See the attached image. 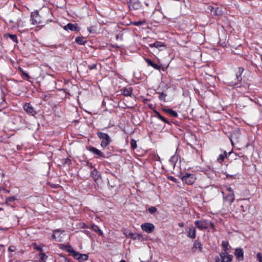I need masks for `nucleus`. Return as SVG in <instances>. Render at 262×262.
<instances>
[{
  "instance_id": "09e8293b",
  "label": "nucleus",
  "mask_w": 262,
  "mask_h": 262,
  "mask_svg": "<svg viewBox=\"0 0 262 262\" xmlns=\"http://www.w3.org/2000/svg\"><path fill=\"white\" fill-rule=\"evenodd\" d=\"M120 262H126V261L124 260H121Z\"/></svg>"
},
{
  "instance_id": "f8f14e48",
  "label": "nucleus",
  "mask_w": 262,
  "mask_h": 262,
  "mask_svg": "<svg viewBox=\"0 0 262 262\" xmlns=\"http://www.w3.org/2000/svg\"><path fill=\"white\" fill-rule=\"evenodd\" d=\"M192 249H194V252L196 251H198L199 252L202 251V245L201 242L199 241H195L193 243V246Z\"/></svg>"
},
{
  "instance_id": "603ef678",
  "label": "nucleus",
  "mask_w": 262,
  "mask_h": 262,
  "mask_svg": "<svg viewBox=\"0 0 262 262\" xmlns=\"http://www.w3.org/2000/svg\"><path fill=\"white\" fill-rule=\"evenodd\" d=\"M16 262H20V261H16Z\"/></svg>"
},
{
  "instance_id": "2eb2a0df",
  "label": "nucleus",
  "mask_w": 262,
  "mask_h": 262,
  "mask_svg": "<svg viewBox=\"0 0 262 262\" xmlns=\"http://www.w3.org/2000/svg\"><path fill=\"white\" fill-rule=\"evenodd\" d=\"M195 236L196 230L194 227H191L189 229L187 236L191 238H194L195 237Z\"/></svg>"
},
{
  "instance_id": "c756f323",
  "label": "nucleus",
  "mask_w": 262,
  "mask_h": 262,
  "mask_svg": "<svg viewBox=\"0 0 262 262\" xmlns=\"http://www.w3.org/2000/svg\"><path fill=\"white\" fill-rule=\"evenodd\" d=\"M177 157L173 156L170 158L169 160V163L172 166H174V163L177 161Z\"/></svg>"
},
{
  "instance_id": "f257e3e1",
  "label": "nucleus",
  "mask_w": 262,
  "mask_h": 262,
  "mask_svg": "<svg viewBox=\"0 0 262 262\" xmlns=\"http://www.w3.org/2000/svg\"><path fill=\"white\" fill-rule=\"evenodd\" d=\"M244 71V69L243 68H238L236 71L235 77L231 76L228 79L227 83L228 85L231 86H236L242 80V74Z\"/></svg>"
},
{
  "instance_id": "ddd939ff",
  "label": "nucleus",
  "mask_w": 262,
  "mask_h": 262,
  "mask_svg": "<svg viewBox=\"0 0 262 262\" xmlns=\"http://www.w3.org/2000/svg\"><path fill=\"white\" fill-rule=\"evenodd\" d=\"M61 232L60 230H56L55 231V233L53 234L52 237L53 239L60 242L61 241L62 236H61Z\"/></svg>"
},
{
  "instance_id": "a211bd4d",
  "label": "nucleus",
  "mask_w": 262,
  "mask_h": 262,
  "mask_svg": "<svg viewBox=\"0 0 262 262\" xmlns=\"http://www.w3.org/2000/svg\"><path fill=\"white\" fill-rule=\"evenodd\" d=\"M91 176L96 182L100 179V176L99 174V172L96 169H94L92 171Z\"/></svg>"
},
{
  "instance_id": "a19ab883",
  "label": "nucleus",
  "mask_w": 262,
  "mask_h": 262,
  "mask_svg": "<svg viewBox=\"0 0 262 262\" xmlns=\"http://www.w3.org/2000/svg\"><path fill=\"white\" fill-rule=\"evenodd\" d=\"M15 200L14 197H10L7 199V201L12 202Z\"/></svg>"
},
{
  "instance_id": "4be33fe9",
  "label": "nucleus",
  "mask_w": 262,
  "mask_h": 262,
  "mask_svg": "<svg viewBox=\"0 0 262 262\" xmlns=\"http://www.w3.org/2000/svg\"><path fill=\"white\" fill-rule=\"evenodd\" d=\"M91 226L92 229L96 232H97L100 235H102L103 234L102 231L100 229L99 227L97 225L92 224Z\"/></svg>"
},
{
  "instance_id": "4c0bfd02",
  "label": "nucleus",
  "mask_w": 262,
  "mask_h": 262,
  "mask_svg": "<svg viewBox=\"0 0 262 262\" xmlns=\"http://www.w3.org/2000/svg\"><path fill=\"white\" fill-rule=\"evenodd\" d=\"M88 30L90 33H94L96 31L94 27H90L88 28Z\"/></svg>"
},
{
  "instance_id": "b1692460",
  "label": "nucleus",
  "mask_w": 262,
  "mask_h": 262,
  "mask_svg": "<svg viewBox=\"0 0 262 262\" xmlns=\"http://www.w3.org/2000/svg\"><path fill=\"white\" fill-rule=\"evenodd\" d=\"M234 254L237 258L243 257V251L242 249H236Z\"/></svg>"
},
{
  "instance_id": "2f4dec72",
  "label": "nucleus",
  "mask_w": 262,
  "mask_h": 262,
  "mask_svg": "<svg viewBox=\"0 0 262 262\" xmlns=\"http://www.w3.org/2000/svg\"><path fill=\"white\" fill-rule=\"evenodd\" d=\"M130 145L133 149H135L137 147L136 141L134 139H132L130 141Z\"/></svg>"
},
{
  "instance_id": "ea45409f",
  "label": "nucleus",
  "mask_w": 262,
  "mask_h": 262,
  "mask_svg": "<svg viewBox=\"0 0 262 262\" xmlns=\"http://www.w3.org/2000/svg\"><path fill=\"white\" fill-rule=\"evenodd\" d=\"M209 225H210V226L211 228L213 230L215 231V227H214V226L213 223H212V222H210V223H209Z\"/></svg>"
},
{
  "instance_id": "c03bdc74",
  "label": "nucleus",
  "mask_w": 262,
  "mask_h": 262,
  "mask_svg": "<svg viewBox=\"0 0 262 262\" xmlns=\"http://www.w3.org/2000/svg\"><path fill=\"white\" fill-rule=\"evenodd\" d=\"M233 136H231V137H230V141H231V142L232 143V144L233 145Z\"/></svg>"
},
{
  "instance_id": "3c124183",
  "label": "nucleus",
  "mask_w": 262,
  "mask_h": 262,
  "mask_svg": "<svg viewBox=\"0 0 262 262\" xmlns=\"http://www.w3.org/2000/svg\"><path fill=\"white\" fill-rule=\"evenodd\" d=\"M3 209L2 208L0 207V211L2 210Z\"/></svg>"
},
{
  "instance_id": "a18cd8bd",
  "label": "nucleus",
  "mask_w": 262,
  "mask_h": 262,
  "mask_svg": "<svg viewBox=\"0 0 262 262\" xmlns=\"http://www.w3.org/2000/svg\"><path fill=\"white\" fill-rule=\"evenodd\" d=\"M8 250H9V251H14V249L11 248V247H9V248H8Z\"/></svg>"
},
{
  "instance_id": "6ab92c4d",
  "label": "nucleus",
  "mask_w": 262,
  "mask_h": 262,
  "mask_svg": "<svg viewBox=\"0 0 262 262\" xmlns=\"http://www.w3.org/2000/svg\"><path fill=\"white\" fill-rule=\"evenodd\" d=\"M146 61L147 62V63H148V65L151 66L155 69L160 70L161 68V66L154 63L153 61H152L151 60H150L149 59H146Z\"/></svg>"
},
{
  "instance_id": "39448f33",
  "label": "nucleus",
  "mask_w": 262,
  "mask_h": 262,
  "mask_svg": "<svg viewBox=\"0 0 262 262\" xmlns=\"http://www.w3.org/2000/svg\"><path fill=\"white\" fill-rule=\"evenodd\" d=\"M141 229L148 233H151L155 229L154 225L149 223H145L141 225Z\"/></svg>"
},
{
  "instance_id": "f704fd0d",
  "label": "nucleus",
  "mask_w": 262,
  "mask_h": 262,
  "mask_svg": "<svg viewBox=\"0 0 262 262\" xmlns=\"http://www.w3.org/2000/svg\"><path fill=\"white\" fill-rule=\"evenodd\" d=\"M9 37L13 41L15 42H17V36L15 35L10 34Z\"/></svg>"
},
{
  "instance_id": "79ce46f5",
  "label": "nucleus",
  "mask_w": 262,
  "mask_h": 262,
  "mask_svg": "<svg viewBox=\"0 0 262 262\" xmlns=\"http://www.w3.org/2000/svg\"><path fill=\"white\" fill-rule=\"evenodd\" d=\"M215 12L217 14H221V11L219 9V8H217L215 10Z\"/></svg>"
},
{
  "instance_id": "0eeeda50",
  "label": "nucleus",
  "mask_w": 262,
  "mask_h": 262,
  "mask_svg": "<svg viewBox=\"0 0 262 262\" xmlns=\"http://www.w3.org/2000/svg\"><path fill=\"white\" fill-rule=\"evenodd\" d=\"M194 225L200 230L206 229L208 228V223L206 220L195 221Z\"/></svg>"
},
{
  "instance_id": "9d476101",
  "label": "nucleus",
  "mask_w": 262,
  "mask_h": 262,
  "mask_svg": "<svg viewBox=\"0 0 262 262\" xmlns=\"http://www.w3.org/2000/svg\"><path fill=\"white\" fill-rule=\"evenodd\" d=\"M76 257H74L80 262H82L88 259L89 256L86 254H81L77 252Z\"/></svg>"
},
{
  "instance_id": "de8ad7c7",
  "label": "nucleus",
  "mask_w": 262,
  "mask_h": 262,
  "mask_svg": "<svg viewBox=\"0 0 262 262\" xmlns=\"http://www.w3.org/2000/svg\"><path fill=\"white\" fill-rule=\"evenodd\" d=\"M25 74V75L26 76H27V77H28V76H29V75H28V74L27 73H25V74Z\"/></svg>"
},
{
  "instance_id": "49530a36",
  "label": "nucleus",
  "mask_w": 262,
  "mask_h": 262,
  "mask_svg": "<svg viewBox=\"0 0 262 262\" xmlns=\"http://www.w3.org/2000/svg\"><path fill=\"white\" fill-rule=\"evenodd\" d=\"M227 189V190L229 191V192H228V193H230V191H233L232 190V189H231V187H229V188H228Z\"/></svg>"
},
{
  "instance_id": "72a5a7b5",
  "label": "nucleus",
  "mask_w": 262,
  "mask_h": 262,
  "mask_svg": "<svg viewBox=\"0 0 262 262\" xmlns=\"http://www.w3.org/2000/svg\"><path fill=\"white\" fill-rule=\"evenodd\" d=\"M148 211L151 214H153L157 211V208L155 207H150L148 209Z\"/></svg>"
},
{
  "instance_id": "20e7f679",
  "label": "nucleus",
  "mask_w": 262,
  "mask_h": 262,
  "mask_svg": "<svg viewBox=\"0 0 262 262\" xmlns=\"http://www.w3.org/2000/svg\"><path fill=\"white\" fill-rule=\"evenodd\" d=\"M182 180L188 185H192L195 182L196 178L194 174L187 173L182 177Z\"/></svg>"
},
{
  "instance_id": "5701e85b",
  "label": "nucleus",
  "mask_w": 262,
  "mask_h": 262,
  "mask_svg": "<svg viewBox=\"0 0 262 262\" xmlns=\"http://www.w3.org/2000/svg\"><path fill=\"white\" fill-rule=\"evenodd\" d=\"M164 111L173 117H177L178 116L177 113L176 112L173 111L172 110L164 109Z\"/></svg>"
},
{
  "instance_id": "393cba45",
  "label": "nucleus",
  "mask_w": 262,
  "mask_h": 262,
  "mask_svg": "<svg viewBox=\"0 0 262 262\" xmlns=\"http://www.w3.org/2000/svg\"><path fill=\"white\" fill-rule=\"evenodd\" d=\"M227 153L226 151H224L223 154H221L219 155L217 158V161L221 163L224 160L225 158L227 157Z\"/></svg>"
},
{
  "instance_id": "8fccbe9b",
  "label": "nucleus",
  "mask_w": 262,
  "mask_h": 262,
  "mask_svg": "<svg viewBox=\"0 0 262 262\" xmlns=\"http://www.w3.org/2000/svg\"><path fill=\"white\" fill-rule=\"evenodd\" d=\"M36 249H38V250H41V249H40L38 247H36Z\"/></svg>"
},
{
  "instance_id": "c85d7f7f",
  "label": "nucleus",
  "mask_w": 262,
  "mask_h": 262,
  "mask_svg": "<svg viewBox=\"0 0 262 262\" xmlns=\"http://www.w3.org/2000/svg\"><path fill=\"white\" fill-rule=\"evenodd\" d=\"M149 46L151 47H154L156 48H158L159 47H162L163 45L161 42L156 41L153 44H150Z\"/></svg>"
},
{
  "instance_id": "6e6552de",
  "label": "nucleus",
  "mask_w": 262,
  "mask_h": 262,
  "mask_svg": "<svg viewBox=\"0 0 262 262\" xmlns=\"http://www.w3.org/2000/svg\"><path fill=\"white\" fill-rule=\"evenodd\" d=\"M63 28L66 31H79L80 28L78 26L77 24H71L69 23L67 25L64 26Z\"/></svg>"
},
{
  "instance_id": "7c9ffc66",
  "label": "nucleus",
  "mask_w": 262,
  "mask_h": 262,
  "mask_svg": "<svg viewBox=\"0 0 262 262\" xmlns=\"http://www.w3.org/2000/svg\"><path fill=\"white\" fill-rule=\"evenodd\" d=\"M39 259L41 260L42 261H45V260L47 258V256L43 253H40L39 255Z\"/></svg>"
},
{
  "instance_id": "4468645a",
  "label": "nucleus",
  "mask_w": 262,
  "mask_h": 262,
  "mask_svg": "<svg viewBox=\"0 0 262 262\" xmlns=\"http://www.w3.org/2000/svg\"><path fill=\"white\" fill-rule=\"evenodd\" d=\"M132 93V89L130 87L125 88L121 90L122 95L125 96H130Z\"/></svg>"
},
{
  "instance_id": "58836bf2",
  "label": "nucleus",
  "mask_w": 262,
  "mask_h": 262,
  "mask_svg": "<svg viewBox=\"0 0 262 262\" xmlns=\"http://www.w3.org/2000/svg\"><path fill=\"white\" fill-rule=\"evenodd\" d=\"M89 68L90 70L95 69L96 68V64H92L91 65H89Z\"/></svg>"
},
{
  "instance_id": "37998d69",
  "label": "nucleus",
  "mask_w": 262,
  "mask_h": 262,
  "mask_svg": "<svg viewBox=\"0 0 262 262\" xmlns=\"http://www.w3.org/2000/svg\"><path fill=\"white\" fill-rule=\"evenodd\" d=\"M178 226L181 227H183L184 226V224L183 223H179L178 224Z\"/></svg>"
},
{
  "instance_id": "f3484780",
  "label": "nucleus",
  "mask_w": 262,
  "mask_h": 262,
  "mask_svg": "<svg viewBox=\"0 0 262 262\" xmlns=\"http://www.w3.org/2000/svg\"><path fill=\"white\" fill-rule=\"evenodd\" d=\"M65 249L67 252L70 253L73 257H76V255H77V252L73 249L71 246H66Z\"/></svg>"
},
{
  "instance_id": "9b49d317",
  "label": "nucleus",
  "mask_w": 262,
  "mask_h": 262,
  "mask_svg": "<svg viewBox=\"0 0 262 262\" xmlns=\"http://www.w3.org/2000/svg\"><path fill=\"white\" fill-rule=\"evenodd\" d=\"M89 150L99 157H104V154L100 150L94 147H90Z\"/></svg>"
},
{
  "instance_id": "e433bc0d",
  "label": "nucleus",
  "mask_w": 262,
  "mask_h": 262,
  "mask_svg": "<svg viewBox=\"0 0 262 262\" xmlns=\"http://www.w3.org/2000/svg\"><path fill=\"white\" fill-rule=\"evenodd\" d=\"M257 258L259 262H262V254L260 253H258L257 254Z\"/></svg>"
},
{
  "instance_id": "7ed1b4c3",
  "label": "nucleus",
  "mask_w": 262,
  "mask_h": 262,
  "mask_svg": "<svg viewBox=\"0 0 262 262\" xmlns=\"http://www.w3.org/2000/svg\"><path fill=\"white\" fill-rule=\"evenodd\" d=\"M98 137L102 140L101 146L103 148L106 147L111 142V140L109 136L102 132H98L97 134Z\"/></svg>"
},
{
  "instance_id": "a878e982",
  "label": "nucleus",
  "mask_w": 262,
  "mask_h": 262,
  "mask_svg": "<svg viewBox=\"0 0 262 262\" xmlns=\"http://www.w3.org/2000/svg\"><path fill=\"white\" fill-rule=\"evenodd\" d=\"M222 246L224 248V249L222 251H226V252H229V249L228 248L229 246L228 242L227 241H223L222 243Z\"/></svg>"
},
{
  "instance_id": "aec40b11",
  "label": "nucleus",
  "mask_w": 262,
  "mask_h": 262,
  "mask_svg": "<svg viewBox=\"0 0 262 262\" xmlns=\"http://www.w3.org/2000/svg\"><path fill=\"white\" fill-rule=\"evenodd\" d=\"M156 117L162 120L164 123H166L170 124L169 121H168L166 118L162 116L158 112H155Z\"/></svg>"
},
{
  "instance_id": "f03ea898",
  "label": "nucleus",
  "mask_w": 262,
  "mask_h": 262,
  "mask_svg": "<svg viewBox=\"0 0 262 262\" xmlns=\"http://www.w3.org/2000/svg\"><path fill=\"white\" fill-rule=\"evenodd\" d=\"M220 257H216L215 262H231L232 260V255L229 254L228 252L222 251L220 254Z\"/></svg>"
},
{
  "instance_id": "c9c22d12",
  "label": "nucleus",
  "mask_w": 262,
  "mask_h": 262,
  "mask_svg": "<svg viewBox=\"0 0 262 262\" xmlns=\"http://www.w3.org/2000/svg\"><path fill=\"white\" fill-rule=\"evenodd\" d=\"M133 24L135 26H141V25L144 24H145V21H135V22H134Z\"/></svg>"
},
{
  "instance_id": "412c9836",
  "label": "nucleus",
  "mask_w": 262,
  "mask_h": 262,
  "mask_svg": "<svg viewBox=\"0 0 262 262\" xmlns=\"http://www.w3.org/2000/svg\"><path fill=\"white\" fill-rule=\"evenodd\" d=\"M75 41L78 45H84L86 42L84 38H83V37H77L75 39Z\"/></svg>"
},
{
  "instance_id": "423d86ee",
  "label": "nucleus",
  "mask_w": 262,
  "mask_h": 262,
  "mask_svg": "<svg viewBox=\"0 0 262 262\" xmlns=\"http://www.w3.org/2000/svg\"><path fill=\"white\" fill-rule=\"evenodd\" d=\"M128 7L130 10H138L141 7V4L138 0H130Z\"/></svg>"
},
{
  "instance_id": "cd10ccee",
  "label": "nucleus",
  "mask_w": 262,
  "mask_h": 262,
  "mask_svg": "<svg viewBox=\"0 0 262 262\" xmlns=\"http://www.w3.org/2000/svg\"><path fill=\"white\" fill-rule=\"evenodd\" d=\"M38 17V14H34L31 16L32 24L33 25L37 24L38 21L37 18Z\"/></svg>"
},
{
  "instance_id": "473e14b6",
  "label": "nucleus",
  "mask_w": 262,
  "mask_h": 262,
  "mask_svg": "<svg viewBox=\"0 0 262 262\" xmlns=\"http://www.w3.org/2000/svg\"><path fill=\"white\" fill-rule=\"evenodd\" d=\"M166 96V95L164 93H161L160 94V95L159 96V98L161 100H163L164 101H165V97Z\"/></svg>"
},
{
  "instance_id": "1a4fd4ad",
  "label": "nucleus",
  "mask_w": 262,
  "mask_h": 262,
  "mask_svg": "<svg viewBox=\"0 0 262 262\" xmlns=\"http://www.w3.org/2000/svg\"><path fill=\"white\" fill-rule=\"evenodd\" d=\"M24 109L29 114L34 116L36 114V112L34 108L30 103H26L24 106Z\"/></svg>"
},
{
  "instance_id": "dca6fc26",
  "label": "nucleus",
  "mask_w": 262,
  "mask_h": 262,
  "mask_svg": "<svg viewBox=\"0 0 262 262\" xmlns=\"http://www.w3.org/2000/svg\"><path fill=\"white\" fill-rule=\"evenodd\" d=\"M225 199H226L229 203H232L234 200V193L233 191H230V193H228L226 196L224 197Z\"/></svg>"
},
{
  "instance_id": "bb28decb",
  "label": "nucleus",
  "mask_w": 262,
  "mask_h": 262,
  "mask_svg": "<svg viewBox=\"0 0 262 262\" xmlns=\"http://www.w3.org/2000/svg\"><path fill=\"white\" fill-rule=\"evenodd\" d=\"M130 236L133 239H141L142 238V236L141 234H137V233H132L130 234Z\"/></svg>"
}]
</instances>
